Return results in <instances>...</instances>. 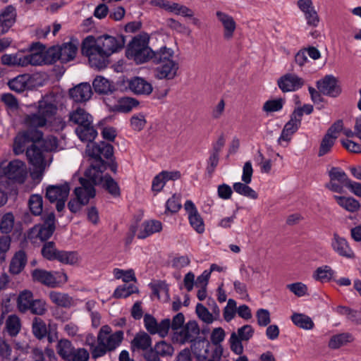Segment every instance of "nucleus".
<instances>
[{
  "label": "nucleus",
  "instance_id": "1",
  "mask_svg": "<svg viewBox=\"0 0 361 361\" xmlns=\"http://www.w3.org/2000/svg\"><path fill=\"white\" fill-rule=\"evenodd\" d=\"M125 43L124 37L120 35H103L97 38L88 36L82 42V52L88 58L91 67L101 70L107 66L109 57L121 51Z\"/></svg>",
  "mask_w": 361,
  "mask_h": 361
},
{
  "label": "nucleus",
  "instance_id": "2",
  "mask_svg": "<svg viewBox=\"0 0 361 361\" xmlns=\"http://www.w3.org/2000/svg\"><path fill=\"white\" fill-rule=\"evenodd\" d=\"M225 338V331L221 328H215L212 331L210 339L212 345L206 340H197L191 345V350L196 361H216L223 353L221 343Z\"/></svg>",
  "mask_w": 361,
  "mask_h": 361
},
{
  "label": "nucleus",
  "instance_id": "3",
  "mask_svg": "<svg viewBox=\"0 0 361 361\" xmlns=\"http://www.w3.org/2000/svg\"><path fill=\"white\" fill-rule=\"evenodd\" d=\"M41 142H33L25 152L28 162L32 166L30 175L33 180H40L43 178L45 170L49 167L51 159L47 160L46 154L42 149Z\"/></svg>",
  "mask_w": 361,
  "mask_h": 361
},
{
  "label": "nucleus",
  "instance_id": "4",
  "mask_svg": "<svg viewBox=\"0 0 361 361\" xmlns=\"http://www.w3.org/2000/svg\"><path fill=\"white\" fill-rule=\"evenodd\" d=\"M57 106L45 99L38 102L37 111L26 115L25 123L32 128H42L51 121L57 112Z\"/></svg>",
  "mask_w": 361,
  "mask_h": 361
},
{
  "label": "nucleus",
  "instance_id": "5",
  "mask_svg": "<svg viewBox=\"0 0 361 361\" xmlns=\"http://www.w3.org/2000/svg\"><path fill=\"white\" fill-rule=\"evenodd\" d=\"M147 37L138 35L134 37L128 44L126 56L128 59L133 60L137 64L151 61L152 49L148 46Z\"/></svg>",
  "mask_w": 361,
  "mask_h": 361
},
{
  "label": "nucleus",
  "instance_id": "6",
  "mask_svg": "<svg viewBox=\"0 0 361 361\" xmlns=\"http://www.w3.org/2000/svg\"><path fill=\"white\" fill-rule=\"evenodd\" d=\"M28 170L25 161L15 159L8 162H0V178H6L8 180H25Z\"/></svg>",
  "mask_w": 361,
  "mask_h": 361
},
{
  "label": "nucleus",
  "instance_id": "7",
  "mask_svg": "<svg viewBox=\"0 0 361 361\" xmlns=\"http://www.w3.org/2000/svg\"><path fill=\"white\" fill-rule=\"evenodd\" d=\"M32 276L35 281L51 288L60 286L68 281L67 275L63 271H48L39 269L33 270Z\"/></svg>",
  "mask_w": 361,
  "mask_h": 361
},
{
  "label": "nucleus",
  "instance_id": "8",
  "mask_svg": "<svg viewBox=\"0 0 361 361\" xmlns=\"http://www.w3.org/2000/svg\"><path fill=\"white\" fill-rule=\"evenodd\" d=\"M42 224L35 225L30 231V238L36 237L44 241L49 239L55 230L56 218L54 212L47 213L43 215Z\"/></svg>",
  "mask_w": 361,
  "mask_h": 361
},
{
  "label": "nucleus",
  "instance_id": "9",
  "mask_svg": "<svg viewBox=\"0 0 361 361\" xmlns=\"http://www.w3.org/2000/svg\"><path fill=\"white\" fill-rule=\"evenodd\" d=\"M78 51V47L72 42H66L61 46L52 47L49 49V56H51L52 63L60 61L67 63L74 59Z\"/></svg>",
  "mask_w": 361,
  "mask_h": 361
},
{
  "label": "nucleus",
  "instance_id": "10",
  "mask_svg": "<svg viewBox=\"0 0 361 361\" xmlns=\"http://www.w3.org/2000/svg\"><path fill=\"white\" fill-rule=\"evenodd\" d=\"M123 339V332L117 331L111 334V328L106 325L103 326L97 335V341H100L109 351H111L118 348Z\"/></svg>",
  "mask_w": 361,
  "mask_h": 361
},
{
  "label": "nucleus",
  "instance_id": "11",
  "mask_svg": "<svg viewBox=\"0 0 361 361\" xmlns=\"http://www.w3.org/2000/svg\"><path fill=\"white\" fill-rule=\"evenodd\" d=\"M87 155L102 163V158L109 159L114 155V147L107 142L88 143L85 149Z\"/></svg>",
  "mask_w": 361,
  "mask_h": 361
},
{
  "label": "nucleus",
  "instance_id": "12",
  "mask_svg": "<svg viewBox=\"0 0 361 361\" xmlns=\"http://www.w3.org/2000/svg\"><path fill=\"white\" fill-rule=\"evenodd\" d=\"M29 346L26 343L16 342L13 345L5 339H0V357L4 361L11 360L18 354H27Z\"/></svg>",
  "mask_w": 361,
  "mask_h": 361
},
{
  "label": "nucleus",
  "instance_id": "13",
  "mask_svg": "<svg viewBox=\"0 0 361 361\" xmlns=\"http://www.w3.org/2000/svg\"><path fill=\"white\" fill-rule=\"evenodd\" d=\"M144 325L149 334H158L160 337L164 338L170 329V319H164L158 323L153 316L146 314L144 316Z\"/></svg>",
  "mask_w": 361,
  "mask_h": 361
},
{
  "label": "nucleus",
  "instance_id": "14",
  "mask_svg": "<svg viewBox=\"0 0 361 361\" xmlns=\"http://www.w3.org/2000/svg\"><path fill=\"white\" fill-rule=\"evenodd\" d=\"M199 333L200 329L197 323L193 320L189 321L180 331L174 332L173 339L182 344L188 342L193 343Z\"/></svg>",
  "mask_w": 361,
  "mask_h": 361
},
{
  "label": "nucleus",
  "instance_id": "15",
  "mask_svg": "<svg viewBox=\"0 0 361 361\" xmlns=\"http://www.w3.org/2000/svg\"><path fill=\"white\" fill-rule=\"evenodd\" d=\"M184 209L188 214L191 227L197 233H203L205 230L204 223L195 204L191 200H186L184 203Z\"/></svg>",
  "mask_w": 361,
  "mask_h": 361
},
{
  "label": "nucleus",
  "instance_id": "16",
  "mask_svg": "<svg viewBox=\"0 0 361 361\" xmlns=\"http://www.w3.org/2000/svg\"><path fill=\"white\" fill-rule=\"evenodd\" d=\"M305 82L295 74L287 73L278 80L279 87L283 92H295L301 88Z\"/></svg>",
  "mask_w": 361,
  "mask_h": 361
},
{
  "label": "nucleus",
  "instance_id": "17",
  "mask_svg": "<svg viewBox=\"0 0 361 361\" xmlns=\"http://www.w3.org/2000/svg\"><path fill=\"white\" fill-rule=\"evenodd\" d=\"M35 80V75L22 74L10 80L8 85L11 90L20 93L27 89L32 88L34 86Z\"/></svg>",
  "mask_w": 361,
  "mask_h": 361
},
{
  "label": "nucleus",
  "instance_id": "18",
  "mask_svg": "<svg viewBox=\"0 0 361 361\" xmlns=\"http://www.w3.org/2000/svg\"><path fill=\"white\" fill-rule=\"evenodd\" d=\"M216 16L217 20L223 26L224 39L226 41L231 40L233 37L234 32L237 27L234 18L231 16L221 11H217L216 12Z\"/></svg>",
  "mask_w": 361,
  "mask_h": 361
},
{
  "label": "nucleus",
  "instance_id": "19",
  "mask_svg": "<svg viewBox=\"0 0 361 361\" xmlns=\"http://www.w3.org/2000/svg\"><path fill=\"white\" fill-rule=\"evenodd\" d=\"M317 87L319 91L328 96L337 97L341 93V89L337 84L336 78L331 75H326L317 81Z\"/></svg>",
  "mask_w": 361,
  "mask_h": 361
},
{
  "label": "nucleus",
  "instance_id": "20",
  "mask_svg": "<svg viewBox=\"0 0 361 361\" xmlns=\"http://www.w3.org/2000/svg\"><path fill=\"white\" fill-rule=\"evenodd\" d=\"M92 94V87L87 82H82L69 90V96L75 102L81 103L89 100Z\"/></svg>",
  "mask_w": 361,
  "mask_h": 361
},
{
  "label": "nucleus",
  "instance_id": "21",
  "mask_svg": "<svg viewBox=\"0 0 361 361\" xmlns=\"http://www.w3.org/2000/svg\"><path fill=\"white\" fill-rule=\"evenodd\" d=\"M49 55V49L46 51L40 50L35 53L24 54L23 67L28 65L41 66L42 64H52L51 57Z\"/></svg>",
  "mask_w": 361,
  "mask_h": 361
},
{
  "label": "nucleus",
  "instance_id": "22",
  "mask_svg": "<svg viewBox=\"0 0 361 361\" xmlns=\"http://www.w3.org/2000/svg\"><path fill=\"white\" fill-rule=\"evenodd\" d=\"M70 192V187L67 182L61 185H51L47 188L46 197L51 202L56 200L67 199Z\"/></svg>",
  "mask_w": 361,
  "mask_h": 361
},
{
  "label": "nucleus",
  "instance_id": "23",
  "mask_svg": "<svg viewBox=\"0 0 361 361\" xmlns=\"http://www.w3.org/2000/svg\"><path fill=\"white\" fill-rule=\"evenodd\" d=\"M16 8L7 6L0 13V35L5 34L12 27L16 21Z\"/></svg>",
  "mask_w": 361,
  "mask_h": 361
},
{
  "label": "nucleus",
  "instance_id": "24",
  "mask_svg": "<svg viewBox=\"0 0 361 361\" xmlns=\"http://www.w3.org/2000/svg\"><path fill=\"white\" fill-rule=\"evenodd\" d=\"M178 68V63L176 61L162 63L156 68L155 76L161 80H172L177 75Z\"/></svg>",
  "mask_w": 361,
  "mask_h": 361
},
{
  "label": "nucleus",
  "instance_id": "25",
  "mask_svg": "<svg viewBox=\"0 0 361 361\" xmlns=\"http://www.w3.org/2000/svg\"><path fill=\"white\" fill-rule=\"evenodd\" d=\"M128 88L135 94L149 95L153 90L152 85L142 78L135 77L128 83Z\"/></svg>",
  "mask_w": 361,
  "mask_h": 361
},
{
  "label": "nucleus",
  "instance_id": "26",
  "mask_svg": "<svg viewBox=\"0 0 361 361\" xmlns=\"http://www.w3.org/2000/svg\"><path fill=\"white\" fill-rule=\"evenodd\" d=\"M300 125V118L293 116L291 119L285 125L281 135L278 139L280 145L286 147L291 139V136L296 132Z\"/></svg>",
  "mask_w": 361,
  "mask_h": 361
},
{
  "label": "nucleus",
  "instance_id": "27",
  "mask_svg": "<svg viewBox=\"0 0 361 361\" xmlns=\"http://www.w3.org/2000/svg\"><path fill=\"white\" fill-rule=\"evenodd\" d=\"M82 185L74 190L75 195L79 198L82 204H87L90 200L95 196V189L93 183L97 182H80Z\"/></svg>",
  "mask_w": 361,
  "mask_h": 361
},
{
  "label": "nucleus",
  "instance_id": "28",
  "mask_svg": "<svg viewBox=\"0 0 361 361\" xmlns=\"http://www.w3.org/2000/svg\"><path fill=\"white\" fill-rule=\"evenodd\" d=\"M162 229V224L158 220L145 221L140 226L137 233V238L144 239L147 237L161 231Z\"/></svg>",
  "mask_w": 361,
  "mask_h": 361
},
{
  "label": "nucleus",
  "instance_id": "29",
  "mask_svg": "<svg viewBox=\"0 0 361 361\" xmlns=\"http://www.w3.org/2000/svg\"><path fill=\"white\" fill-rule=\"evenodd\" d=\"M32 142L33 140L31 135L28 132L19 133L14 138L13 145V152L15 155L22 154L26 146Z\"/></svg>",
  "mask_w": 361,
  "mask_h": 361
},
{
  "label": "nucleus",
  "instance_id": "30",
  "mask_svg": "<svg viewBox=\"0 0 361 361\" xmlns=\"http://www.w3.org/2000/svg\"><path fill=\"white\" fill-rule=\"evenodd\" d=\"M69 121L78 126H82L92 123V117L84 109L77 108L69 113Z\"/></svg>",
  "mask_w": 361,
  "mask_h": 361
},
{
  "label": "nucleus",
  "instance_id": "31",
  "mask_svg": "<svg viewBox=\"0 0 361 361\" xmlns=\"http://www.w3.org/2000/svg\"><path fill=\"white\" fill-rule=\"evenodd\" d=\"M75 132L82 142H87L88 143H93L92 142L97 136V131L93 126L92 123L85 126L82 125V126H78Z\"/></svg>",
  "mask_w": 361,
  "mask_h": 361
},
{
  "label": "nucleus",
  "instance_id": "32",
  "mask_svg": "<svg viewBox=\"0 0 361 361\" xmlns=\"http://www.w3.org/2000/svg\"><path fill=\"white\" fill-rule=\"evenodd\" d=\"M173 55V50L164 46L156 51H152L151 61L156 64L166 63L174 61Z\"/></svg>",
  "mask_w": 361,
  "mask_h": 361
},
{
  "label": "nucleus",
  "instance_id": "33",
  "mask_svg": "<svg viewBox=\"0 0 361 361\" xmlns=\"http://www.w3.org/2000/svg\"><path fill=\"white\" fill-rule=\"evenodd\" d=\"M116 177L110 175H103L99 167L91 166L86 169L85 172V178H79L78 180H114Z\"/></svg>",
  "mask_w": 361,
  "mask_h": 361
},
{
  "label": "nucleus",
  "instance_id": "34",
  "mask_svg": "<svg viewBox=\"0 0 361 361\" xmlns=\"http://www.w3.org/2000/svg\"><path fill=\"white\" fill-rule=\"evenodd\" d=\"M334 250L341 256L352 258L354 257V252L349 247L345 239L339 237L337 234H334V240L332 243Z\"/></svg>",
  "mask_w": 361,
  "mask_h": 361
},
{
  "label": "nucleus",
  "instance_id": "35",
  "mask_svg": "<svg viewBox=\"0 0 361 361\" xmlns=\"http://www.w3.org/2000/svg\"><path fill=\"white\" fill-rule=\"evenodd\" d=\"M27 262V257L24 251L17 252L13 257L10 264V271L18 274L24 269Z\"/></svg>",
  "mask_w": 361,
  "mask_h": 361
},
{
  "label": "nucleus",
  "instance_id": "36",
  "mask_svg": "<svg viewBox=\"0 0 361 361\" xmlns=\"http://www.w3.org/2000/svg\"><path fill=\"white\" fill-rule=\"evenodd\" d=\"M21 329V322L16 314H10L5 322V331L11 336H16Z\"/></svg>",
  "mask_w": 361,
  "mask_h": 361
},
{
  "label": "nucleus",
  "instance_id": "37",
  "mask_svg": "<svg viewBox=\"0 0 361 361\" xmlns=\"http://www.w3.org/2000/svg\"><path fill=\"white\" fill-rule=\"evenodd\" d=\"M33 300V294L31 291L24 290L20 292L17 298V307L19 312L22 313L28 312Z\"/></svg>",
  "mask_w": 361,
  "mask_h": 361
},
{
  "label": "nucleus",
  "instance_id": "38",
  "mask_svg": "<svg viewBox=\"0 0 361 361\" xmlns=\"http://www.w3.org/2000/svg\"><path fill=\"white\" fill-rule=\"evenodd\" d=\"M2 187L6 189L3 190L0 188V207L5 204L7 202L8 195H18V185L17 183H23V182H1Z\"/></svg>",
  "mask_w": 361,
  "mask_h": 361
},
{
  "label": "nucleus",
  "instance_id": "39",
  "mask_svg": "<svg viewBox=\"0 0 361 361\" xmlns=\"http://www.w3.org/2000/svg\"><path fill=\"white\" fill-rule=\"evenodd\" d=\"M354 338L350 333H341L333 336L329 342V347L331 349H338L340 347L353 342Z\"/></svg>",
  "mask_w": 361,
  "mask_h": 361
},
{
  "label": "nucleus",
  "instance_id": "40",
  "mask_svg": "<svg viewBox=\"0 0 361 361\" xmlns=\"http://www.w3.org/2000/svg\"><path fill=\"white\" fill-rule=\"evenodd\" d=\"M51 301L57 306L69 307L73 304V299L67 293L51 291L49 294Z\"/></svg>",
  "mask_w": 361,
  "mask_h": 361
},
{
  "label": "nucleus",
  "instance_id": "41",
  "mask_svg": "<svg viewBox=\"0 0 361 361\" xmlns=\"http://www.w3.org/2000/svg\"><path fill=\"white\" fill-rule=\"evenodd\" d=\"M56 350L58 354L64 360H69L73 354L74 347L67 339H61L58 342Z\"/></svg>",
  "mask_w": 361,
  "mask_h": 361
},
{
  "label": "nucleus",
  "instance_id": "42",
  "mask_svg": "<svg viewBox=\"0 0 361 361\" xmlns=\"http://www.w3.org/2000/svg\"><path fill=\"white\" fill-rule=\"evenodd\" d=\"M24 54L18 52L14 54H4L1 58V63L9 66L23 67Z\"/></svg>",
  "mask_w": 361,
  "mask_h": 361
},
{
  "label": "nucleus",
  "instance_id": "43",
  "mask_svg": "<svg viewBox=\"0 0 361 361\" xmlns=\"http://www.w3.org/2000/svg\"><path fill=\"white\" fill-rule=\"evenodd\" d=\"M291 319L295 325L304 329H312L314 326L312 319L302 314L294 313Z\"/></svg>",
  "mask_w": 361,
  "mask_h": 361
},
{
  "label": "nucleus",
  "instance_id": "44",
  "mask_svg": "<svg viewBox=\"0 0 361 361\" xmlns=\"http://www.w3.org/2000/svg\"><path fill=\"white\" fill-rule=\"evenodd\" d=\"M152 339L145 332L137 334L132 341L133 347L137 349L146 350L151 346Z\"/></svg>",
  "mask_w": 361,
  "mask_h": 361
},
{
  "label": "nucleus",
  "instance_id": "45",
  "mask_svg": "<svg viewBox=\"0 0 361 361\" xmlns=\"http://www.w3.org/2000/svg\"><path fill=\"white\" fill-rule=\"evenodd\" d=\"M32 333L38 339H42L47 335V329L45 322L39 317H35L32 325Z\"/></svg>",
  "mask_w": 361,
  "mask_h": 361
},
{
  "label": "nucleus",
  "instance_id": "46",
  "mask_svg": "<svg viewBox=\"0 0 361 361\" xmlns=\"http://www.w3.org/2000/svg\"><path fill=\"white\" fill-rule=\"evenodd\" d=\"M94 91L99 94H108L111 92V86L109 81L102 76H97L92 82Z\"/></svg>",
  "mask_w": 361,
  "mask_h": 361
},
{
  "label": "nucleus",
  "instance_id": "47",
  "mask_svg": "<svg viewBox=\"0 0 361 361\" xmlns=\"http://www.w3.org/2000/svg\"><path fill=\"white\" fill-rule=\"evenodd\" d=\"M29 208L30 212L35 216L42 214L43 210L42 197L37 194L32 195L29 199Z\"/></svg>",
  "mask_w": 361,
  "mask_h": 361
},
{
  "label": "nucleus",
  "instance_id": "48",
  "mask_svg": "<svg viewBox=\"0 0 361 361\" xmlns=\"http://www.w3.org/2000/svg\"><path fill=\"white\" fill-rule=\"evenodd\" d=\"M139 102L135 99L126 97L120 99L116 108V110L120 112L127 113L130 111L134 107L137 106Z\"/></svg>",
  "mask_w": 361,
  "mask_h": 361
},
{
  "label": "nucleus",
  "instance_id": "49",
  "mask_svg": "<svg viewBox=\"0 0 361 361\" xmlns=\"http://www.w3.org/2000/svg\"><path fill=\"white\" fill-rule=\"evenodd\" d=\"M334 197L337 200V202L339 205L350 212H355L360 207L359 202L353 198L340 197L336 195L334 196Z\"/></svg>",
  "mask_w": 361,
  "mask_h": 361
},
{
  "label": "nucleus",
  "instance_id": "50",
  "mask_svg": "<svg viewBox=\"0 0 361 361\" xmlns=\"http://www.w3.org/2000/svg\"><path fill=\"white\" fill-rule=\"evenodd\" d=\"M248 182H245V183L242 182H235L233 185L234 190L244 196L252 199H256L257 197L256 192L246 184Z\"/></svg>",
  "mask_w": 361,
  "mask_h": 361
},
{
  "label": "nucleus",
  "instance_id": "51",
  "mask_svg": "<svg viewBox=\"0 0 361 361\" xmlns=\"http://www.w3.org/2000/svg\"><path fill=\"white\" fill-rule=\"evenodd\" d=\"M137 291V288L132 284L119 286L114 290V296L116 298H127Z\"/></svg>",
  "mask_w": 361,
  "mask_h": 361
},
{
  "label": "nucleus",
  "instance_id": "52",
  "mask_svg": "<svg viewBox=\"0 0 361 361\" xmlns=\"http://www.w3.org/2000/svg\"><path fill=\"white\" fill-rule=\"evenodd\" d=\"M334 274V271L329 266H324L316 269L314 277L322 282L329 281Z\"/></svg>",
  "mask_w": 361,
  "mask_h": 361
},
{
  "label": "nucleus",
  "instance_id": "53",
  "mask_svg": "<svg viewBox=\"0 0 361 361\" xmlns=\"http://www.w3.org/2000/svg\"><path fill=\"white\" fill-rule=\"evenodd\" d=\"M56 259L64 264H74L78 262V256L75 252L59 251Z\"/></svg>",
  "mask_w": 361,
  "mask_h": 361
},
{
  "label": "nucleus",
  "instance_id": "54",
  "mask_svg": "<svg viewBox=\"0 0 361 361\" xmlns=\"http://www.w3.org/2000/svg\"><path fill=\"white\" fill-rule=\"evenodd\" d=\"M154 350L161 357L171 356L174 351L171 344L164 341L157 343L154 345Z\"/></svg>",
  "mask_w": 361,
  "mask_h": 361
},
{
  "label": "nucleus",
  "instance_id": "55",
  "mask_svg": "<svg viewBox=\"0 0 361 361\" xmlns=\"http://www.w3.org/2000/svg\"><path fill=\"white\" fill-rule=\"evenodd\" d=\"M47 310V303L41 299H34L31 303L29 310L32 314L43 315Z\"/></svg>",
  "mask_w": 361,
  "mask_h": 361
},
{
  "label": "nucleus",
  "instance_id": "56",
  "mask_svg": "<svg viewBox=\"0 0 361 361\" xmlns=\"http://www.w3.org/2000/svg\"><path fill=\"white\" fill-rule=\"evenodd\" d=\"M113 274L115 279H121L126 283L135 280V274L133 269L123 270L121 269L115 268L113 270Z\"/></svg>",
  "mask_w": 361,
  "mask_h": 361
},
{
  "label": "nucleus",
  "instance_id": "57",
  "mask_svg": "<svg viewBox=\"0 0 361 361\" xmlns=\"http://www.w3.org/2000/svg\"><path fill=\"white\" fill-rule=\"evenodd\" d=\"M13 215L11 213H6L1 218L0 223V230L4 233H8L13 229Z\"/></svg>",
  "mask_w": 361,
  "mask_h": 361
},
{
  "label": "nucleus",
  "instance_id": "58",
  "mask_svg": "<svg viewBox=\"0 0 361 361\" xmlns=\"http://www.w3.org/2000/svg\"><path fill=\"white\" fill-rule=\"evenodd\" d=\"M196 313L198 317L207 324H212L214 320L213 314L210 313L202 304H197Z\"/></svg>",
  "mask_w": 361,
  "mask_h": 361
},
{
  "label": "nucleus",
  "instance_id": "59",
  "mask_svg": "<svg viewBox=\"0 0 361 361\" xmlns=\"http://www.w3.org/2000/svg\"><path fill=\"white\" fill-rule=\"evenodd\" d=\"M181 178V173L178 171H162L154 176L153 180H176Z\"/></svg>",
  "mask_w": 361,
  "mask_h": 361
},
{
  "label": "nucleus",
  "instance_id": "60",
  "mask_svg": "<svg viewBox=\"0 0 361 361\" xmlns=\"http://www.w3.org/2000/svg\"><path fill=\"white\" fill-rule=\"evenodd\" d=\"M336 140L326 135L323 137L319 150V156L322 157L329 153L335 143Z\"/></svg>",
  "mask_w": 361,
  "mask_h": 361
},
{
  "label": "nucleus",
  "instance_id": "61",
  "mask_svg": "<svg viewBox=\"0 0 361 361\" xmlns=\"http://www.w3.org/2000/svg\"><path fill=\"white\" fill-rule=\"evenodd\" d=\"M130 126L133 130L136 131L142 130L146 125V119L142 114L133 115L130 118Z\"/></svg>",
  "mask_w": 361,
  "mask_h": 361
},
{
  "label": "nucleus",
  "instance_id": "62",
  "mask_svg": "<svg viewBox=\"0 0 361 361\" xmlns=\"http://www.w3.org/2000/svg\"><path fill=\"white\" fill-rule=\"evenodd\" d=\"M59 251L55 248L54 244L52 242L45 243L42 249V254L44 257L49 260L56 259V256Z\"/></svg>",
  "mask_w": 361,
  "mask_h": 361
},
{
  "label": "nucleus",
  "instance_id": "63",
  "mask_svg": "<svg viewBox=\"0 0 361 361\" xmlns=\"http://www.w3.org/2000/svg\"><path fill=\"white\" fill-rule=\"evenodd\" d=\"M237 312L236 302L233 299L228 300L227 305L224 310V317L226 322L231 321Z\"/></svg>",
  "mask_w": 361,
  "mask_h": 361
},
{
  "label": "nucleus",
  "instance_id": "64",
  "mask_svg": "<svg viewBox=\"0 0 361 361\" xmlns=\"http://www.w3.org/2000/svg\"><path fill=\"white\" fill-rule=\"evenodd\" d=\"M337 311L340 314L346 316L348 320L358 323V311L345 306H338Z\"/></svg>",
  "mask_w": 361,
  "mask_h": 361
}]
</instances>
